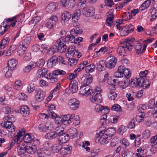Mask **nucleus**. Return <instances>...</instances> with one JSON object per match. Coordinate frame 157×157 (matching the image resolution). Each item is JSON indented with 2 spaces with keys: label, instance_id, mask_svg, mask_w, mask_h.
Returning <instances> with one entry per match:
<instances>
[{
  "label": "nucleus",
  "instance_id": "nucleus-1",
  "mask_svg": "<svg viewBox=\"0 0 157 157\" xmlns=\"http://www.w3.org/2000/svg\"><path fill=\"white\" fill-rule=\"evenodd\" d=\"M25 16L24 14H22L13 17L6 18L5 19L3 23H6V28L8 29L10 26L14 28L19 27L24 20Z\"/></svg>",
  "mask_w": 157,
  "mask_h": 157
},
{
  "label": "nucleus",
  "instance_id": "nucleus-2",
  "mask_svg": "<svg viewBox=\"0 0 157 157\" xmlns=\"http://www.w3.org/2000/svg\"><path fill=\"white\" fill-rule=\"evenodd\" d=\"M31 38L29 35H26L19 45L18 49L19 55L24 54L30 44Z\"/></svg>",
  "mask_w": 157,
  "mask_h": 157
},
{
  "label": "nucleus",
  "instance_id": "nucleus-3",
  "mask_svg": "<svg viewBox=\"0 0 157 157\" xmlns=\"http://www.w3.org/2000/svg\"><path fill=\"white\" fill-rule=\"evenodd\" d=\"M97 135L98 136L97 138L98 137H100L98 140L99 143L101 144H105L109 142L111 138L105 133V131H102L101 130L97 133Z\"/></svg>",
  "mask_w": 157,
  "mask_h": 157
},
{
  "label": "nucleus",
  "instance_id": "nucleus-4",
  "mask_svg": "<svg viewBox=\"0 0 157 157\" xmlns=\"http://www.w3.org/2000/svg\"><path fill=\"white\" fill-rule=\"evenodd\" d=\"M66 42L64 38L61 37L56 42V46L58 50L62 52H64L67 48Z\"/></svg>",
  "mask_w": 157,
  "mask_h": 157
},
{
  "label": "nucleus",
  "instance_id": "nucleus-5",
  "mask_svg": "<svg viewBox=\"0 0 157 157\" xmlns=\"http://www.w3.org/2000/svg\"><path fill=\"white\" fill-rule=\"evenodd\" d=\"M117 62V59L115 56H110L106 59L105 66L108 68H112L115 67Z\"/></svg>",
  "mask_w": 157,
  "mask_h": 157
},
{
  "label": "nucleus",
  "instance_id": "nucleus-6",
  "mask_svg": "<svg viewBox=\"0 0 157 157\" xmlns=\"http://www.w3.org/2000/svg\"><path fill=\"white\" fill-rule=\"evenodd\" d=\"M134 29V26L131 24L126 25L122 27L120 32V35L124 36L128 35L130 32H132Z\"/></svg>",
  "mask_w": 157,
  "mask_h": 157
},
{
  "label": "nucleus",
  "instance_id": "nucleus-7",
  "mask_svg": "<svg viewBox=\"0 0 157 157\" xmlns=\"http://www.w3.org/2000/svg\"><path fill=\"white\" fill-rule=\"evenodd\" d=\"M79 101L75 98L70 100L68 102V105L70 109L73 110L77 109L79 107Z\"/></svg>",
  "mask_w": 157,
  "mask_h": 157
},
{
  "label": "nucleus",
  "instance_id": "nucleus-8",
  "mask_svg": "<svg viewBox=\"0 0 157 157\" xmlns=\"http://www.w3.org/2000/svg\"><path fill=\"white\" fill-rule=\"evenodd\" d=\"M115 89V86L114 85H110L109 86V91L107 93V96L110 100H114L117 96V93L114 91Z\"/></svg>",
  "mask_w": 157,
  "mask_h": 157
},
{
  "label": "nucleus",
  "instance_id": "nucleus-9",
  "mask_svg": "<svg viewBox=\"0 0 157 157\" xmlns=\"http://www.w3.org/2000/svg\"><path fill=\"white\" fill-rule=\"evenodd\" d=\"M92 92L89 86L84 85L82 86L79 89V93L82 95L88 96Z\"/></svg>",
  "mask_w": 157,
  "mask_h": 157
},
{
  "label": "nucleus",
  "instance_id": "nucleus-10",
  "mask_svg": "<svg viewBox=\"0 0 157 157\" xmlns=\"http://www.w3.org/2000/svg\"><path fill=\"white\" fill-rule=\"evenodd\" d=\"M45 94L40 89L36 90L35 96V99L36 101L41 102L44 99Z\"/></svg>",
  "mask_w": 157,
  "mask_h": 157
},
{
  "label": "nucleus",
  "instance_id": "nucleus-11",
  "mask_svg": "<svg viewBox=\"0 0 157 157\" xmlns=\"http://www.w3.org/2000/svg\"><path fill=\"white\" fill-rule=\"evenodd\" d=\"M25 133V132L24 130H22L19 132L17 133V134L14 137V141H12L10 143V145L11 146H13L14 144V142H16L17 144H20L21 141V138Z\"/></svg>",
  "mask_w": 157,
  "mask_h": 157
},
{
  "label": "nucleus",
  "instance_id": "nucleus-12",
  "mask_svg": "<svg viewBox=\"0 0 157 157\" xmlns=\"http://www.w3.org/2000/svg\"><path fill=\"white\" fill-rule=\"evenodd\" d=\"M93 80V77L90 75H84L81 78L82 82L84 85L89 86V85L92 82Z\"/></svg>",
  "mask_w": 157,
  "mask_h": 157
},
{
  "label": "nucleus",
  "instance_id": "nucleus-13",
  "mask_svg": "<svg viewBox=\"0 0 157 157\" xmlns=\"http://www.w3.org/2000/svg\"><path fill=\"white\" fill-rule=\"evenodd\" d=\"M58 136L59 140L58 141L62 144L66 143L69 139V135L66 134L64 132H59Z\"/></svg>",
  "mask_w": 157,
  "mask_h": 157
},
{
  "label": "nucleus",
  "instance_id": "nucleus-14",
  "mask_svg": "<svg viewBox=\"0 0 157 157\" xmlns=\"http://www.w3.org/2000/svg\"><path fill=\"white\" fill-rule=\"evenodd\" d=\"M39 157H50L51 154L47 150L45 149H39L37 152Z\"/></svg>",
  "mask_w": 157,
  "mask_h": 157
},
{
  "label": "nucleus",
  "instance_id": "nucleus-15",
  "mask_svg": "<svg viewBox=\"0 0 157 157\" xmlns=\"http://www.w3.org/2000/svg\"><path fill=\"white\" fill-rule=\"evenodd\" d=\"M26 156L25 157H30V155L34 153L36 150L34 146H25Z\"/></svg>",
  "mask_w": 157,
  "mask_h": 157
},
{
  "label": "nucleus",
  "instance_id": "nucleus-16",
  "mask_svg": "<svg viewBox=\"0 0 157 157\" xmlns=\"http://www.w3.org/2000/svg\"><path fill=\"white\" fill-rule=\"evenodd\" d=\"M90 100L92 102H96L97 103H100L102 101L101 94L97 95L92 92L90 97Z\"/></svg>",
  "mask_w": 157,
  "mask_h": 157
},
{
  "label": "nucleus",
  "instance_id": "nucleus-17",
  "mask_svg": "<svg viewBox=\"0 0 157 157\" xmlns=\"http://www.w3.org/2000/svg\"><path fill=\"white\" fill-rule=\"evenodd\" d=\"M72 17L71 13L67 11H64L61 15V20L63 22H68Z\"/></svg>",
  "mask_w": 157,
  "mask_h": 157
},
{
  "label": "nucleus",
  "instance_id": "nucleus-18",
  "mask_svg": "<svg viewBox=\"0 0 157 157\" xmlns=\"http://www.w3.org/2000/svg\"><path fill=\"white\" fill-rule=\"evenodd\" d=\"M62 148V145L60 143L57 141L52 144V149L54 153L59 152Z\"/></svg>",
  "mask_w": 157,
  "mask_h": 157
},
{
  "label": "nucleus",
  "instance_id": "nucleus-19",
  "mask_svg": "<svg viewBox=\"0 0 157 157\" xmlns=\"http://www.w3.org/2000/svg\"><path fill=\"white\" fill-rule=\"evenodd\" d=\"M58 6V4L57 3L53 2L49 4L47 6L46 9V10L49 13H52L56 10Z\"/></svg>",
  "mask_w": 157,
  "mask_h": 157
},
{
  "label": "nucleus",
  "instance_id": "nucleus-20",
  "mask_svg": "<svg viewBox=\"0 0 157 157\" xmlns=\"http://www.w3.org/2000/svg\"><path fill=\"white\" fill-rule=\"evenodd\" d=\"M78 83L75 81H71L69 85L70 91L72 93L76 92L78 89Z\"/></svg>",
  "mask_w": 157,
  "mask_h": 157
},
{
  "label": "nucleus",
  "instance_id": "nucleus-21",
  "mask_svg": "<svg viewBox=\"0 0 157 157\" xmlns=\"http://www.w3.org/2000/svg\"><path fill=\"white\" fill-rule=\"evenodd\" d=\"M95 9L94 7L89 8L88 9L86 8L83 10V14L86 17L93 16L95 13Z\"/></svg>",
  "mask_w": 157,
  "mask_h": 157
},
{
  "label": "nucleus",
  "instance_id": "nucleus-22",
  "mask_svg": "<svg viewBox=\"0 0 157 157\" xmlns=\"http://www.w3.org/2000/svg\"><path fill=\"white\" fill-rule=\"evenodd\" d=\"M46 78L49 80L50 82L52 83L56 82L58 80L57 77L55 74H54L53 71L52 73L48 74Z\"/></svg>",
  "mask_w": 157,
  "mask_h": 157
},
{
  "label": "nucleus",
  "instance_id": "nucleus-23",
  "mask_svg": "<svg viewBox=\"0 0 157 157\" xmlns=\"http://www.w3.org/2000/svg\"><path fill=\"white\" fill-rule=\"evenodd\" d=\"M126 69L125 67L123 66H119L117 71L114 74L115 76L117 78H121L123 77L124 73Z\"/></svg>",
  "mask_w": 157,
  "mask_h": 157
},
{
  "label": "nucleus",
  "instance_id": "nucleus-24",
  "mask_svg": "<svg viewBox=\"0 0 157 157\" xmlns=\"http://www.w3.org/2000/svg\"><path fill=\"white\" fill-rule=\"evenodd\" d=\"M108 49L106 47H104L101 48L98 51H96L94 53L93 57L96 58L99 57L103 55L105 52H107Z\"/></svg>",
  "mask_w": 157,
  "mask_h": 157
},
{
  "label": "nucleus",
  "instance_id": "nucleus-25",
  "mask_svg": "<svg viewBox=\"0 0 157 157\" xmlns=\"http://www.w3.org/2000/svg\"><path fill=\"white\" fill-rule=\"evenodd\" d=\"M17 149L19 155L21 157L26 156L25 146L24 147L23 145H19L17 147Z\"/></svg>",
  "mask_w": 157,
  "mask_h": 157
},
{
  "label": "nucleus",
  "instance_id": "nucleus-26",
  "mask_svg": "<svg viewBox=\"0 0 157 157\" xmlns=\"http://www.w3.org/2000/svg\"><path fill=\"white\" fill-rule=\"evenodd\" d=\"M81 15V12L80 9H77L74 12L72 15L73 21L76 22H77Z\"/></svg>",
  "mask_w": 157,
  "mask_h": 157
},
{
  "label": "nucleus",
  "instance_id": "nucleus-27",
  "mask_svg": "<svg viewBox=\"0 0 157 157\" xmlns=\"http://www.w3.org/2000/svg\"><path fill=\"white\" fill-rule=\"evenodd\" d=\"M37 64L34 62H30L27 66L24 67L23 69V71L25 73L29 72L32 69L36 67Z\"/></svg>",
  "mask_w": 157,
  "mask_h": 157
},
{
  "label": "nucleus",
  "instance_id": "nucleus-28",
  "mask_svg": "<svg viewBox=\"0 0 157 157\" xmlns=\"http://www.w3.org/2000/svg\"><path fill=\"white\" fill-rule=\"evenodd\" d=\"M34 136L32 134L27 133L24 137L23 140L25 143H30L34 140Z\"/></svg>",
  "mask_w": 157,
  "mask_h": 157
},
{
  "label": "nucleus",
  "instance_id": "nucleus-29",
  "mask_svg": "<svg viewBox=\"0 0 157 157\" xmlns=\"http://www.w3.org/2000/svg\"><path fill=\"white\" fill-rule=\"evenodd\" d=\"M15 120L16 119L14 116L12 115L7 116L3 118L4 124H12V123L14 122Z\"/></svg>",
  "mask_w": 157,
  "mask_h": 157
},
{
  "label": "nucleus",
  "instance_id": "nucleus-30",
  "mask_svg": "<svg viewBox=\"0 0 157 157\" xmlns=\"http://www.w3.org/2000/svg\"><path fill=\"white\" fill-rule=\"evenodd\" d=\"M63 124L66 125L71 123V117H73L71 114H68L66 115H61Z\"/></svg>",
  "mask_w": 157,
  "mask_h": 157
},
{
  "label": "nucleus",
  "instance_id": "nucleus-31",
  "mask_svg": "<svg viewBox=\"0 0 157 157\" xmlns=\"http://www.w3.org/2000/svg\"><path fill=\"white\" fill-rule=\"evenodd\" d=\"M67 52L68 56L70 57H75L76 53H78V51L76 50L75 47L74 46L69 47L68 48Z\"/></svg>",
  "mask_w": 157,
  "mask_h": 157
},
{
  "label": "nucleus",
  "instance_id": "nucleus-32",
  "mask_svg": "<svg viewBox=\"0 0 157 157\" xmlns=\"http://www.w3.org/2000/svg\"><path fill=\"white\" fill-rule=\"evenodd\" d=\"M59 132H50L47 133L45 136V137L50 140L55 139L59 136Z\"/></svg>",
  "mask_w": 157,
  "mask_h": 157
},
{
  "label": "nucleus",
  "instance_id": "nucleus-33",
  "mask_svg": "<svg viewBox=\"0 0 157 157\" xmlns=\"http://www.w3.org/2000/svg\"><path fill=\"white\" fill-rule=\"evenodd\" d=\"M102 131H105V133L108 136H109L110 138L113 136L116 132V130L115 128H110L106 129L105 128L101 129Z\"/></svg>",
  "mask_w": 157,
  "mask_h": 157
},
{
  "label": "nucleus",
  "instance_id": "nucleus-34",
  "mask_svg": "<svg viewBox=\"0 0 157 157\" xmlns=\"http://www.w3.org/2000/svg\"><path fill=\"white\" fill-rule=\"evenodd\" d=\"M20 113L23 114V116H26L29 113V110L28 106L23 105L21 106L20 108Z\"/></svg>",
  "mask_w": 157,
  "mask_h": 157
},
{
  "label": "nucleus",
  "instance_id": "nucleus-35",
  "mask_svg": "<svg viewBox=\"0 0 157 157\" xmlns=\"http://www.w3.org/2000/svg\"><path fill=\"white\" fill-rule=\"evenodd\" d=\"M17 61L15 59H10L8 61V66L10 69H13L17 64Z\"/></svg>",
  "mask_w": 157,
  "mask_h": 157
},
{
  "label": "nucleus",
  "instance_id": "nucleus-36",
  "mask_svg": "<svg viewBox=\"0 0 157 157\" xmlns=\"http://www.w3.org/2000/svg\"><path fill=\"white\" fill-rule=\"evenodd\" d=\"M66 43L68 44L74 43L75 42V38L74 35L72 34L67 36L64 39Z\"/></svg>",
  "mask_w": 157,
  "mask_h": 157
},
{
  "label": "nucleus",
  "instance_id": "nucleus-37",
  "mask_svg": "<svg viewBox=\"0 0 157 157\" xmlns=\"http://www.w3.org/2000/svg\"><path fill=\"white\" fill-rule=\"evenodd\" d=\"M82 29L78 27H76L72 29L70 31V33L73 35L78 36L82 33Z\"/></svg>",
  "mask_w": 157,
  "mask_h": 157
},
{
  "label": "nucleus",
  "instance_id": "nucleus-38",
  "mask_svg": "<svg viewBox=\"0 0 157 157\" xmlns=\"http://www.w3.org/2000/svg\"><path fill=\"white\" fill-rule=\"evenodd\" d=\"M4 127L7 129L9 132L12 133L14 132L16 129L15 126L13 124H4Z\"/></svg>",
  "mask_w": 157,
  "mask_h": 157
},
{
  "label": "nucleus",
  "instance_id": "nucleus-39",
  "mask_svg": "<svg viewBox=\"0 0 157 157\" xmlns=\"http://www.w3.org/2000/svg\"><path fill=\"white\" fill-rule=\"evenodd\" d=\"M143 79L141 78H135L132 79L131 82V84H133L135 86H141Z\"/></svg>",
  "mask_w": 157,
  "mask_h": 157
},
{
  "label": "nucleus",
  "instance_id": "nucleus-40",
  "mask_svg": "<svg viewBox=\"0 0 157 157\" xmlns=\"http://www.w3.org/2000/svg\"><path fill=\"white\" fill-rule=\"evenodd\" d=\"M71 115L73 116V117H71V123L73 122V124L75 125H78L80 123V119L78 115H75L74 114H71Z\"/></svg>",
  "mask_w": 157,
  "mask_h": 157
},
{
  "label": "nucleus",
  "instance_id": "nucleus-41",
  "mask_svg": "<svg viewBox=\"0 0 157 157\" xmlns=\"http://www.w3.org/2000/svg\"><path fill=\"white\" fill-rule=\"evenodd\" d=\"M13 69H10L8 67H6L3 69V71L5 74V76L6 78H10L11 77L12 72Z\"/></svg>",
  "mask_w": 157,
  "mask_h": 157
},
{
  "label": "nucleus",
  "instance_id": "nucleus-42",
  "mask_svg": "<svg viewBox=\"0 0 157 157\" xmlns=\"http://www.w3.org/2000/svg\"><path fill=\"white\" fill-rule=\"evenodd\" d=\"M129 81L128 78H124L123 80L119 82L120 86L122 89H125L128 85Z\"/></svg>",
  "mask_w": 157,
  "mask_h": 157
},
{
  "label": "nucleus",
  "instance_id": "nucleus-43",
  "mask_svg": "<svg viewBox=\"0 0 157 157\" xmlns=\"http://www.w3.org/2000/svg\"><path fill=\"white\" fill-rule=\"evenodd\" d=\"M87 63L88 61H84L82 63L77 66V68L75 70L74 72H78L81 71L87 65Z\"/></svg>",
  "mask_w": 157,
  "mask_h": 157
},
{
  "label": "nucleus",
  "instance_id": "nucleus-44",
  "mask_svg": "<svg viewBox=\"0 0 157 157\" xmlns=\"http://www.w3.org/2000/svg\"><path fill=\"white\" fill-rule=\"evenodd\" d=\"M151 4V1L150 0L145 1L140 7L139 9L140 10L143 11L148 8Z\"/></svg>",
  "mask_w": 157,
  "mask_h": 157
},
{
  "label": "nucleus",
  "instance_id": "nucleus-45",
  "mask_svg": "<svg viewBox=\"0 0 157 157\" xmlns=\"http://www.w3.org/2000/svg\"><path fill=\"white\" fill-rule=\"evenodd\" d=\"M78 1L77 4V6L80 9L84 10L86 7L87 2L85 0H78Z\"/></svg>",
  "mask_w": 157,
  "mask_h": 157
},
{
  "label": "nucleus",
  "instance_id": "nucleus-46",
  "mask_svg": "<svg viewBox=\"0 0 157 157\" xmlns=\"http://www.w3.org/2000/svg\"><path fill=\"white\" fill-rule=\"evenodd\" d=\"M105 62L103 60H100L97 63V68L99 71H101L104 70Z\"/></svg>",
  "mask_w": 157,
  "mask_h": 157
},
{
  "label": "nucleus",
  "instance_id": "nucleus-47",
  "mask_svg": "<svg viewBox=\"0 0 157 157\" xmlns=\"http://www.w3.org/2000/svg\"><path fill=\"white\" fill-rule=\"evenodd\" d=\"M47 71L45 69H39L36 73L37 76L39 78L45 77V75L47 74Z\"/></svg>",
  "mask_w": 157,
  "mask_h": 157
},
{
  "label": "nucleus",
  "instance_id": "nucleus-48",
  "mask_svg": "<svg viewBox=\"0 0 157 157\" xmlns=\"http://www.w3.org/2000/svg\"><path fill=\"white\" fill-rule=\"evenodd\" d=\"M41 20L40 17L38 16L34 17L29 22L30 25L34 24V25L37 24Z\"/></svg>",
  "mask_w": 157,
  "mask_h": 157
},
{
  "label": "nucleus",
  "instance_id": "nucleus-49",
  "mask_svg": "<svg viewBox=\"0 0 157 157\" xmlns=\"http://www.w3.org/2000/svg\"><path fill=\"white\" fill-rule=\"evenodd\" d=\"M132 40L129 39H126L124 43L126 44L125 48L130 51H131L132 48Z\"/></svg>",
  "mask_w": 157,
  "mask_h": 157
},
{
  "label": "nucleus",
  "instance_id": "nucleus-50",
  "mask_svg": "<svg viewBox=\"0 0 157 157\" xmlns=\"http://www.w3.org/2000/svg\"><path fill=\"white\" fill-rule=\"evenodd\" d=\"M68 133L71 137L73 138L77 135L78 134V132L75 128L72 127L69 129Z\"/></svg>",
  "mask_w": 157,
  "mask_h": 157
},
{
  "label": "nucleus",
  "instance_id": "nucleus-51",
  "mask_svg": "<svg viewBox=\"0 0 157 157\" xmlns=\"http://www.w3.org/2000/svg\"><path fill=\"white\" fill-rule=\"evenodd\" d=\"M149 143L150 146H153L157 144V135L151 137L149 140Z\"/></svg>",
  "mask_w": 157,
  "mask_h": 157
},
{
  "label": "nucleus",
  "instance_id": "nucleus-52",
  "mask_svg": "<svg viewBox=\"0 0 157 157\" xmlns=\"http://www.w3.org/2000/svg\"><path fill=\"white\" fill-rule=\"evenodd\" d=\"M9 40V39L7 38L3 39L0 42V48L2 49L5 48L8 44Z\"/></svg>",
  "mask_w": 157,
  "mask_h": 157
},
{
  "label": "nucleus",
  "instance_id": "nucleus-53",
  "mask_svg": "<svg viewBox=\"0 0 157 157\" xmlns=\"http://www.w3.org/2000/svg\"><path fill=\"white\" fill-rule=\"evenodd\" d=\"M118 54L121 56H126V53L125 51V49L123 46L119 47L117 49Z\"/></svg>",
  "mask_w": 157,
  "mask_h": 157
},
{
  "label": "nucleus",
  "instance_id": "nucleus-54",
  "mask_svg": "<svg viewBox=\"0 0 157 157\" xmlns=\"http://www.w3.org/2000/svg\"><path fill=\"white\" fill-rule=\"evenodd\" d=\"M151 19L152 20H154L157 17V9L154 7L151 9Z\"/></svg>",
  "mask_w": 157,
  "mask_h": 157
},
{
  "label": "nucleus",
  "instance_id": "nucleus-55",
  "mask_svg": "<svg viewBox=\"0 0 157 157\" xmlns=\"http://www.w3.org/2000/svg\"><path fill=\"white\" fill-rule=\"evenodd\" d=\"M22 85L21 81L20 80H17L14 82L13 87L14 89L19 90L20 89Z\"/></svg>",
  "mask_w": 157,
  "mask_h": 157
},
{
  "label": "nucleus",
  "instance_id": "nucleus-56",
  "mask_svg": "<svg viewBox=\"0 0 157 157\" xmlns=\"http://www.w3.org/2000/svg\"><path fill=\"white\" fill-rule=\"evenodd\" d=\"M95 66L93 63L90 64L86 67V71L87 73H90L93 72L95 69Z\"/></svg>",
  "mask_w": 157,
  "mask_h": 157
},
{
  "label": "nucleus",
  "instance_id": "nucleus-57",
  "mask_svg": "<svg viewBox=\"0 0 157 157\" xmlns=\"http://www.w3.org/2000/svg\"><path fill=\"white\" fill-rule=\"evenodd\" d=\"M127 130V128L126 126L122 125L119 127L117 132L119 134L122 135Z\"/></svg>",
  "mask_w": 157,
  "mask_h": 157
},
{
  "label": "nucleus",
  "instance_id": "nucleus-58",
  "mask_svg": "<svg viewBox=\"0 0 157 157\" xmlns=\"http://www.w3.org/2000/svg\"><path fill=\"white\" fill-rule=\"evenodd\" d=\"M111 110L113 111H116L118 112H121L122 110L121 107L119 105L115 104L112 105Z\"/></svg>",
  "mask_w": 157,
  "mask_h": 157
},
{
  "label": "nucleus",
  "instance_id": "nucleus-59",
  "mask_svg": "<svg viewBox=\"0 0 157 157\" xmlns=\"http://www.w3.org/2000/svg\"><path fill=\"white\" fill-rule=\"evenodd\" d=\"M142 135L144 138L148 139L151 135V132L148 129H145L143 132Z\"/></svg>",
  "mask_w": 157,
  "mask_h": 157
},
{
  "label": "nucleus",
  "instance_id": "nucleus-60",
  "mask_svg": "<svg viewBox=\"0 0 157 157\" xmlns=\"http://www.w3.org/2000/svg\"><path fill=\"white\" fill-rule=\"evenodd\" d=\"M67 8H73L75 6V0H67Z\"/></svg>",
  "mask_w": 157,
  "mask_h": 157
},
{
  "label": "nucleus",
  "instance_id": "nucleus-61",
  "mask_svg": "<svg viewBox=\"0 0 157 157\" xmlns=\"http://www.w3.org/2000/svg\"><path fill=\"white\" fill-rule=\"evenodd\" d=\"M113 17L112 16L110 17H108L106 21V24L107 25L110 27L113 24Z\"/></svg>",
  "mask_w": 157,
  "mask_h": 157
},
{
  "label": "nucleus",
  "instance_id": "nucleus-62",
  "mask_svg": "<svg viewBox=\"0 0 157 157\" xmlns=\"http://www.w3.org/2000/svg\"><path fill=\"white\" fill-rule=\"evenodd\" d=\"M70 149L68 146H66L64 147H62V148L61 151L62 154L63 155H66L68 153V152H70Z\"/></svg>",
  "mask_w": 157,
  "mask_h": 157
},
{
  "label": "nucleus",
  "instance_id": "nucleus-63",
  "mask_svg": "<svg viewBox=\"0 0 157 157\" xmlns=\"http://www.w3.org/2000/svg\"><path fill=\"white\" fill-rule=\"evenodd\" d=\"M142 82L141 86L145 88L148 87L150 85V82L149 80L146 79H143Z\"/></svg>",
  "mask_w": 157,
  "mask_h": 157
},
{
  "label": "nucleus",
  "instance_id": "nucleus-64",
  "mask_svg": "<svg viewBox=\"0 0 157 157\" xmlns=\"http://www.w3.org/2000/svg\"><path fill=\"white\" fill-rule=\"evenodd\" d=\"M60 88V82H58L57 83L55 87L51 91H52V93H53L54 95H55L57 93V91L59 90Z\"/></svg>",
  "mask_w": 157,
  "mask_h": 157
}]
</instances>
